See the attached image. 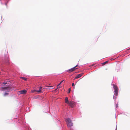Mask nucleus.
<instances>
[{
    "mask_svg": "<svg viewBox=\"0 0 130 130\" xmlns=\"http://www.w3.org/2000/svg\"><path fill=\"white\" fill-rule=\"evenodd\" d=\"M71 91V88H70L68 89V93H69Z\"/></svg>",
    "mask_w": 130,
    "mask_h": 130,
    "instance_id": "obj_15",
    "label": "nucleus"
},
{
    "mask_svg": "<svg viewBox=\"0 0 130 130\" xmlns=\"http://www.w3.org/2000/svg\"><path fill=\"white\" fill-rule=\"evenodd\" d=\"M47 87H50V88H51V89H52L53 88V86H47Z\"/></svg>",
    "mask_w": 130,
    "mask_h": 130,
    "instance_id": "obj_16",
    "label": "nucleus"
},
{
    "mask_svg": "<svg viewBox=\"0 0 130 130\" xmlns=\"http://www.w3.org/2000/svg\"><path fill=\"white\" fill-rule=\"evenodd\" d=\"M77 65H76V66H75V67H74L73 68H75L76 67H77Z\"/></svg>",
    "mask_w": 130,
    "mask_h": 130,
    "instance_id": "obj_18",
    "label": "nucleus"
},
{
    "mask_svg": "<svg viewBox=\"0 0 130 130\" xmlns=\"http://www.w3.org/2000/svg\"><path fill=\"white\" fill-rule=\"evenodd\" d=\"M63 80H62V81L61 82V83H62V82H63Z\"/></svg>",
    "mask_w": 130,
    "mask_h": 130,
    "instance_id": "obj_19",
    "label": "nucleus"
},
{
    "mask_svg": "<svg viewBox=\"0 0 130 130\" xmlns=\"http://www.w3.org/2000/svg\"><path fill=\"white\" fill-rule=\"evenodd\" d=\"M26 92L27 91L25 90H23L19 92V93L20 94H25L26 93Z\"/></svg>",
    "mask_w": 130,
    "mask_h": 130,
    "instance_id": "obj_6",
    "label": "nucleus"
},
{
    "mask_svg": "<svg viewBox=\"0 0 130 130\" xmlns=\"http://www.w3.org/2000/svg\"><path fill=\"white\" fill-rule=\"evenodd\" d=\"M21 78H22L23 80H24L25 81H26L27 80V78L25 77H21Z\"/></svg>",
    "mask_w": 130,
    "mask_h": 130,
    "instance_id": "obj_12",
    "label": "nucleus"
},
{
    "mask_svg": "<svg viewBox=\"0 0 130 130\" xmlns=\"http://www.w3.org/2000/svg\"><path fill=\"white\" fill-rule=\"evenodd\" d=\"M72 86H74L75 85H74V83H72Z\"/></svg>",
    "mask_w": 130,
    "mask_h": 130,
    "instance_id": "obj_17",
    "label": "nucleus"
},
{
    "mask_svg": "<svg viewBox=\"0 0 130 130\" xmlns=\"http://www.w3.org/2000/svg\"><path fill=\"white\" fill-rule=\"evenodd\" d=\"M43 89H42V87H39V90H37L33 91H32V92H38L39 93H42Z\"/></svg>",
    "mask_w": 130,
    "mask_h": 130,
    "instance_id": "obj_4",
    "label": "nucleus"
},
{
    "mask_svg": "<svg viewBox=\"0 0 130 130\" xmlns=\"http://www.w3.org/2000/svg\"><path fill=\"white\" fill-rule=\"evenodd\" d=\"M67 126L70 127L72 126L73 123L72 122L70 118H67L66 119Z\"/></svg>",
    "mask_w": 130,
    "mask_h": 130,
    "instance_id": "obj_2",
    "label": "nucleus"
},
{
    "mask_svg": "<svg viewBox=\"0 0 130 130\" xmlns=\"http://www.w3.org/2000/svg\"><path fill=\"white\" fill-rule=\"evenodd\" d=\"M9 82L8 80L7 81L6 80L4 82L3 84H9Z\"/></svg>",
    "mask_w": 130,
    "mask_h": 130,
    "instance_id": "obj_10",
    "label": "nucleus"
},
{
    "mask_svg": "<svg viewBox=\"0 0 130 130\" xmlns=\"http://www.w3.org/2000/svg\"><path fill=\"white\" fill-rule=\"evenodd\" d=\"M8 94V93H5L4 94V96H6Z\"/></svg>",
    "mask_w": 130,
    "mask_h": 130,
    "instance_id": "obj_14",
    "label": "nucleus"
},
{
    "mask_svg": "<svg viewBox=\"0 0 130 130\" xmlns=\"http://www.w3.org/2000/svg\"><path fill=\"white\" fill-rule=\"evenodd\" d=\"M108 62V61H107L105 62H104L102 63V64L103 65H104L105 64H106Z\"/></svg>",
    "mask_w": 130,
    "mask_h": 130,
    "instance_id": "obj_13",
    "label": "nucleus"
},
{
    "mask_svg": "<svg viewBox=\"0 0 130 130\" xmlns=\"http://www.w3.org/2000/svg\"><path fill=\"white\" fill-rule=\"evenodd\" d=\"M113 86L114 88V92L115 94L117 96L118 95V89L117 86L114 85Z\"/></svg>",
    "mask_w": 130,
    "mask_h": 130,
    "instance_id": "obj_3",
    "label": "nucleus"
},
{
    "mask_svg": "<svg viewBox=\"0 0 130 130\" xmlns=\"http://www.w3.org/2000/svg\"><path fill=\"white\" fill-rule=\"evenodd\" d=\"M65 103L68 104L69 103V102L68 99V98L66 97L65 98Z\"/></svg>",
    "mask_w": 130,
    "mask_h": 130,
    "instance_id": "obj_9",
    "label": "nucleus"
},
{
    "mask_svg": "<svg viewBox=\"0 0 130 130\" xmlns=\"http://www.w3.org/2000/svg\"><path fill=\"white\" fill-rule=\"evenodd\" d=\"M61 82H60V83L57 85V89L59 88H60V85H61Z\"/></svg>",
    "mask_w": 130,
    "mask_h": 130,
    "instance_id": "obj_11",
    "label": "nucleus"
},
{
    "mask_svg": "<svg viewBox=\"0 0 130 130\" xmlns=\"http://www.w3.org/2000/svg\"><path fill=\"white\" fill-rule=\"evenodd\" d=\"M13 89L11 86L0 88V90L4 91L9 92Z\"/></svg>",
    "mask_w": 130,
    "mask_h": 130,
    "instance_id": "obj_1",
    "label": "nucleus"
},
{
    "mask_svg": "<svg viewBox=\"0 0 130 130\" xmlns=\"http://www.w3.org/2000/svg\"><path fill=\"white\" fill-rule=\"evenodd\" d=\"M68 104H69V105L71 107H73L74 106V102L73 101H70L69 102Z\"/></svg>",
    "mask_w": 130,
    "mask_h": 130,
    "instance_id": "obj_5",
    "label": "nucleus"
},
{
    "mask_svg": "<svg viewBox=\"0 0 130 130\" xmlns=\"http://www.w3.org/2000/svg\"><path fill=\"white\" fill-rule=\"evenodd\" d=\"M76 69L74 68H73L68 70V71L70 72H71L74 71Z\"/></svg>",
    "mask_w": 130,
    "mask_h": 130,
    "instance_id": "obj_8",
    "label": "nucleus"
},
{
    "mask_svg": "<svg viewBox=\"0 0 130 130\" xmlns=\"http://www.w3.org/2000/svg\"><path fill=\"white\" fill-rule=\"evenodd\" d=\"M83 74V73H81L80 74H79L78 75L76 76L75 77L76 78H79Z\"/></svg>",
    "mask_w": 130,
    "mask_h": 130,
    "instance_id": "obj_7",
    "label": "nucleus"
}]
</instances>
